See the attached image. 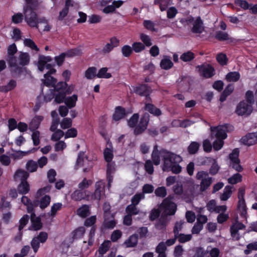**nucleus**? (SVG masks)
<instances>
[{"mask_svg": "<svg viewBox=\"0 0 257 257\" xmlns=\"http://www.w3.org/2000/svg\"><path fill=\"white\" fill-rule=\"evenodd\" d=\"M163 160L162 168L163 171H171L173 173L178 174L181 172L182 168L179 163L182 162V157L174 153L166 150H158L157 146H155L152 153V159L155 165L160 164L161 159Z\"/></svg>", "mask_w": 257, "mask_h": 257, "instance_id": "obj_1", "label": "nucleus"}, {"mask_svg": "<svg viewBox=\"0 0 257 257\" xmlns=\"http://www.w3.org/2000/svg\"><path fill=\"white\" fill-rule=\"evenodd\" d=\"M245 96L246 100L241 101L236 106L235 112L238 115H247L252 111V104L254 102L252 91H247Z\"/></svg>", "mask_w": 257, "mask_h": 257, "instance_id": "obj_2", "label": "nucleus"}, {"mask_svg": "<svg viewBox=\"0 0 257 257\" xmlns=\"http://www.w3.org/2000/svg\"><path fill=\"white\" fill-rule=\"evenodd\" d=\"M30 61L29 55L27 53L21 52L17 59L14 56H11L8 59V63L11 69L16 71L21 67L29 64Z\"/></svg>", "mask_w": 257, "mask_h": 257, "instance_id": "obj_3", "label": "nucleus"}, {"mask_svg": "<svg viewBox=\"0 0 257 257\" xmlns=\"http://www.w3.org/2000/svg\"><path fill=\"white\" fill-rule=\"evenodd\" d=\"M25 19L27 23L31 27H37L39 23L37 14L32 8L31 4L28 3L24 8Z\"/></svg>", "mask_w": 257, "mask_h": 257, "instance_id": "obj_4", "label": "nucleus"}, {"mask_svg": "<svg viewBox=\"0 0 257 257\" xmlns=\"http://www.w3.org/2000/svg\"><path fill=\"white\" fill-rule=\"evenodd\" d=\"M196 179L200 181V190L201 192L207 190L213 182L212 178L209 176V173L207 171H198L196 173Z\"/></svg>", "mask_w": 257, "mask_h": 257, "instance_id": "obj_5", "label": "nucleus"}, {"mask_svg": "<svg viewBox=\"0 0 257 257\" xmlns=\"http://www.w3.org/2000/svg\"><path fill=\"white\" fill-rule=\"evenodd\" d=\"M160 209L162 212V216L166 217L168 215L175 214L177 210V205L171 201L170 198L168 197L164 200L161 204Z\"/></svg>", "mask_w": 257, "mask_h": 257, "instance_id": "obj_6", "label": "nucleus"}, {"mask_svg": "<svg viewBox=\"0 0 257 257\" xmlns=\"http://www.w3.org/2000/svg\"><path fill=\"white\" fill-rule=\"evenodd\" d=\"M233 126L229 124L218 125L216 127H211V138L214 136L216 139L224 140L227 137L226 132L232 130Z\"/></svg>", "mask_w": 257, "mask_h": 257, "instance_id": "obj_7", "label": "nucleus"}, {"mask_svg": "<svg viewBox=\"0 0 257 257\" xmlns=\"http://www.w3.org/2000/svg\"><path fill=\"white\" fill-rule=\"evenodd\" d=\"M104 188L105 183L102 181H99L95 184V189L93 194H89L86 196V200L92 201L97 200L99 201L102 199L104 196Z\"/></svg>", "mask_w": 257, "mask_h": 257, "instance_id": "obj_8", "label": "nucleus"}, {"mask_svg": "<svg viewBox=\"0 0 257 257\" xmlns=\"http://www.w3.org/2000/svg\"><path fill=\"white\" fill-rule=\"evenodd\" d=\"M50 189L51 187L50 186H47L38 190L36 197L37 199H39L42 197L40 200V207L41 208H45L49 205L51 198L49 195L45 194L49 192Z\"/></svg>", "mask_w": 257, "mask_h": 257, "instance_id": "obj_9", "label": "nucleus"}, {"mask_svg": "<svg viewBox=\"0 0 257 257\" xmlns=\"http://www.w3.org/2000/svg\"><path fill=\"white\" fill-rule=\"evenodd\" d=\"M52 60V58L50 56L40 55L37 64L39 70L42 72L44 70L45 68H46L49 70L47 74H48L49 75L54 74L56 71V70L52 68V66L50 64H47V63L51 62Z\"/></svg>", "mask_w": 257, "mask_h": 257, "instance_id": "obj_10", "label": "nucleus"}, {"mask_svg": "<svg viewBox=\"0 0 257 257\" xmlns=\"http://www.w3.org/2000/svg\"><path fill=\"white\" fill-rule=\"evenodd\" d=\"M239 153L238 149H235L229 155L230 160L229 166L238 172H241L243 170V168L240 164V160L238 158Z\"/></svg>", "mask_w": 257, "mask_h": 257, "instance_id": "obj_11", "label": "nucleus"}, {"mask_svg": "<svg viewBox=\"0 0 257 257\" xmlns=\"http://www.w3.org/2000/svg\"><path fill=\"white\" fill-rule=\"evenodd\" d=\"M92 167V163L84 156V153L83 152L79 153L76 161V167L77 168L84 167L83 172H86L88 171Z\"/></svg>", "mask_w": 257, "mask_h": 257, "instance_id": "obj_12", "label": "nucleus"}, {"mask_svg": "<svg viewBox=\"0 0 257 257\" xmlns=\"http://www.w3.org/2000/svg\"><path fill=\"white\" fill-rule=\"evenodd\" d=\"M48 238L47 233L44 232H41L39 234L34 237L31 241V244L34 251L36 253L38 251L40 247V243H44Z\"/></svg>", "mask_w": 257, "mask_h": 257, "instance_id": "obj_13", "label": "nucleus"}, {"mask_svg": "<svg viewBox=\"0 0 257 257\" xmlns=\"http://www.w3.org/2000/svg\"><path fill=\"white\" fill-rule=\"evenodd\" d=\"M245 226L238 221L234 223L230 228L231 236L234 240H238L241 237L239 231L245 229Z\"/></svg>", "mask_w": 257, "mask_h": 257, "instance_id": "obj_14", "label": "nucleus"}, {"mask_svg": "<svg viewBox=\"0 0 257 257\" xmlns=\"http://www.w3.org/2000/svg\"><path fill=\"white\" fill-rule=\"evenodd\" d=\"M199 73L206 78L212 77L214 74V69L210 65H202L197 67Z\"/></svg>", "mask_w": 257, "mask_h": 257, "instance_id": "obj_15", "label": "nucleus"}, {"mask_svg": "<svg viewBox=\"0 0 257 257\" xmlns=\"http://www.w3.org/2000/svg\"><path fill=\"white\" fill-rule=\"evenodd\" d=\"M149 122V114H145L141 119L139 125L135 128L134 133L136 135L140 134L143 132L148 126Z\"/></svg>", "mask_w": 257, "mask_h": 257, "instance_id": "obj_16", "label": "nucleus"}, {"mask_svg": "<svg viewBox=\"0 0 257 257\" xmlns=\"http://www.w3.org/2000/svg\"><path fill=\"white\" fill-rule=\"evenodd\" d=\"M241 141L244 144L248 146L257 143V132L246 135L241 139Z\"/></svg>", "mask_w": 257, "mask_h": 257, "instance_id": "obj_17", "label": "nucleus"}, {"mask_svg": "<svg viewBox=\"0 0 257 257\" xmlns=\"http://www.w3.org/2000/svg\"><path fill=\"white\" fill-rule=\"evenodd\" d=\"M29 173L23 169L17 170L14 175L15 181L19 182H27V179L29 177Z\"/></svg>", "mask_w": 257, "mask_h": 257, "instance_id": "obj_18", "label": "nucleus"}, {"mask_svg": "<svg viewBox=\"0 0 257 257\" xmlns=\"http://www.w3.org/2000/svg\"><path fill=\"white\" fill-rule=\"evenodd\" d=\"M103 155L105 160L107 162H110L113 157V147L112 144L107 142L106 148L103 151Z\"/></svg>", "mask_w": 257, "mask_h": 257, "instance_id": "obj_19", "label": "nucleus"}, {"mask_svg": "<svg viewBox=\"0 0 257 257\" xmlns=\"http://www.w3.org/2000/svg\"><path fill=\"white\" fill-rule=\"evenodd\" d=\"M31 221L32 225L30 228V230H38L41 228L42 225L41 219L40 217L36 216L34 213H32L31 214Z\"/></svg>", "mask_w": 257, "mask_h": 257, "instance_id": "obj_20", "label": "nucleus"}, {"mask_svg": "<svg viewBox=\"0 0 257 257\" xmlns=\"http://www.w3.org/2000/svg\"><path fill=\"white\" fill-rule=\"evenodd\" d=\"M203 29V22L200 18H195L192 24V31L195 33H201Z\"/></svg>", "mask_w": 257, "mask_h": 257, "instance_id": "obj_21", "label": "nucleus"}, {"mask_svg": "<svg viewBox=\"0 0 257 257\" xmlns=\"http://www.w3.org/2000/svg\"><path fill=\"white\" fill-rule=\"evenodd\" d=\"M123 3V2L120 0L114 1L111 5L105 7L103 9V12L105 14H109L113 12L116 8H119Z\"/></svg>", "mask_w": 257, "mask_h": 257, "instance_id": "obj_22", "label": "nucleus"}, {"mask_svg": "<svg viewBox=\"0 0 257 257\" xmlns=\"http://www.w3.org/2000/svg\"><path fill=\"white\" fill-rule=\"evenodd\" d=\"M87 195H88V192L87 191L76 190L71 194V198L75 201H80L82 199L86 200Z\"/></svg>", "mask_w": 257, "mask_h": 257, "instance_id": "obj_23", "label": "nucleus"}, {"mask_svg": "<svg viewBox=\"0 0 257 257\" xmlns=\"http://www.w3.org/2000/svg\"><path fill=\"white\" fill-rule=\"evenodd\" d=\"M43 117L41 115H37L34 117L29 123V129L31 131H36L38 128Z\"/></svg>", "mask_w": 257, "mask_h": 257, "instance_id": "obj_24", "label": "nucleus"}, {"mask_svg": "<svg viewBox=\"0 0 257 257\" xmlns=\"http://www.w3.org/2000/svg\"><path fill=\"white\" fill-rule=\"evenodd\" d=\"M173 66L171 59L168 56H165L160 62V67L164 70H168Z\"/></svg>", "mask_w": 257, "mask_h": 257, "instance_id": "obj_25", "label": "nucleus"}, {"mask_svg": "<svg viewBox=\"0 0 257 257\" xmlns=\"http://www.w3.org/2000/svg\"><path fill=\"white\" fill-rule=\"evenodd\" d=\"M125 110L120 106H118L115 108L114 113L113 115V119L117 121L122 118L125 116Z\"/></svg>", "mask_w": 257, "mask_h": 257, "instance_id": "obj_26", "label": "nucleus"}, {"mask_svg": "<svg viewBox=\"0 0 257 257\" xmlns=\"http://www.w3.org/2000/svg\"><path fill=\"white\" fill-rule=\"evenodd\" d=\"M145 109L155 116H159L162 112L160 109L156 107L151 103H147L145 105Z\"/></svg>", "mask_w": 257, "mask_h": 257, "instance_id": "obj_27", "label": "nucleus"}, {"mask_svg": "<svg viewBox=\"0 0 257 257\" xmlns=\"http://www.w3.org/2000/svg\"><path fill=\"white\" fill-rule=\"evenodd\" d=\"M18 192L20 194H26L30 190V186L28 182H22L18 186Z\"/></svg>", "mask_w": 257, "mask_h": 257, "instance_id": "obj_28", "label": "nucleus"}, {"mask_svg": "<svg viewBox=\"0 0 257 257\" xmlns=\"http://www.w3.org/2000/svg\"><path fill=\"white\" fill-rule=\"evenodd\" d=\"M77 101V95L73 94L71 96L65 98L64 102L68 108H71L75 106L76 102Z\"/></svg>", "mask_w": 257, "mask_h": 257, "instance_id": "obj_29", "label": "nucleus"}, {"mask_svg": "<svg viewBox=\"0 0 257 257\" xmlns=\"http://www.w3.org/2000/svg\"><path fill=\"white\" fill-rule=\"evenodd\" d=\"M112 219H109L108 215H106V214L104 215V221L103 222V226L108 229H112L113 228L116 224V222L115 220L113 219V217L111 216Z\"/></svg>", "mask_w": 257, "mask_h": 257, "instance_id": "obj_30", "label": "nucleus"}, {"mask_svg": "<svg viewBox=\"0 0 257 257\" xmlns=\"http://www.w3.org/2000/svg\"><path fill=\"white\" fill-rule=\"evenodd\" d=\"M77 214L81 217H85L90 214L88 205H83L77 210Z\"/></svg>", "mask_w": 257, "mask_h": 257, "instance_id": "obj_31", "label": "nucleus"}, {"mask_svg": "<svg viewBox=\"0 0 257 257\" xmlns=\"http://www.w3.org/2000/svg\"><path fill=\"white\" fill-rule=\"evenodd\" d=\"M43 83L47 86H54L56 83V80L48 74L44 75V79L42 80Z\"/></svg>", "mask_w": 257, "mask_h": 257, "instance_id": "obj_32", "label": "nucleus"}, {"mask_svg": "<svg viewBox=\"0 0 257 257\" xmlns=\"http://www.w3.org/2000/svg\"><path fill=\"white\" fill-rule=\"evenodd\" d=\"M31 153V151H14L11 154V157L15 160H20L24 156H26Z\"/></svg>", "mask_w": 257, "mask_h": 257, "instance_id": "obj_33", "label": "nucleus"}, {"mask_svg": "<svg viewBox=\"0 0 257 257\" xmlns=\"http://www.w3.org/2000/svg\"><path fill=\"white\" fill-rule=\"evenodd\" d=\"M62 206L63 205L61 203H54L51 206L50 211L48 213V215L51 217H54L57 212L61 209Z\"/></svg>", "mask_w": 257, "mask_h": 257, "instance_id": "obj_34", "label": "nucleus"}, {"mask_svg": "<svg viewBox=\"0 0 257 257\" xmlns=\"http://www.w3.org/2000/svg\"><path fill=\"white\" fill-rule=\"evenodd\" d=\"M232 187L230 186H226L223 190V193L221 195L220 198L222 201H226L231 195Z\"/></svg>", "mask_w": 257, "mask_h": 257, "instance_id": "obj_35", "label": "nucleus"}, {"mask_svg": "<svg viewBox=\"0 0 257 257\" xmlns=\"http://www.w3.org/2000/svg\"><path fill=\"white\" fill-rule=\"evenodd\" d=\"M240 77L239 73L236 71L229 72L226 75V79L228 82H236L239 79Z\"/></svg>", "mask_w": 257, "mask_h": 257, "instance_id": "obj_36", "label": "nucleus"}, {"mask_svg": "<svg viewBox=\"0 0 257 257\" xmlns=\"http://www.w3.org/2000/svg\"><path fill=\"white\" fill-rule=\"evenodd\" d=\"M108 68L106 67H103L100 69L97 73L96 77L99 78H105L108 79L111 77V73L107 72Z\"/></svg>", "mask_w": 257, "mask_h": 257, "instance_id": "obj_37", "label": "nucleus"}, {"mask_svg": "<svg viewBox=\"0 0 257 257\" xmlns=\"http://www.w3.org/2000/svg\"><path fill=\"white\" fill-rule=\"evenodd\" d=\"M97 69L95 67L88 68L85 72V77L87 79H92L96 76Z\"/></svg>", "mask_w": 257, "mask_h": 257, "instance_id": "obj_38", "label": "nucleus"}, {"mask_svg": "<svg viewBox=\"0 0 257 257\" xmlns=\"http://www.w3.org/2000/svg\"><path fill=\"white\" fill-rule=\"evenodd\" d=\"M194 54L191 51H187L183 53L180 56V59L183 62H190L194 59Z\"/></svg>", "mask_w": 257, "mask_h": 257, "instance_id": "obj_39", "label": "nucleus"}, {"mask_svg": "<svg viewBox=\"0 0 257 257\" xmlns=\"http://www.w3.org/2000/svg\"><path fill=\"white\" fill-rule=\"evenodd\" d=\"M38 168L37 163L33 160H29L26 164V169L29 172H36Z\"/></svg>", "mask_w": 257, "mask_h": 257, "instance_id": "obj_40", "label": "nucleus"}, {"mask_svg": "<svg viewBox=\"0 0 257 257\" xmlns=\"http://www.w3.org/2000/svg\"><path fill=\"white\" fill-rule=\"evenodd\" d=\"M134 91L140 95H146L148 93L149 89L146 85H141L135 87Z\"/></svg>", "mask_w": 257, "mask_h": 257, "instance_id": "obj_41", "label": "nucleus"}, {"mask_svg": "<svg viewBox=\"0 0 257 257\" xmlns=\"http://www.w3.org/2000/svg\"><path fill=\"white\" fill-rule=\"evenodd\" d=\"M155 3L156 5H158L161 11L166 10L168 6L170 5L169 0H156Z\"/></svg>", "mask_w": 257, "mask_h": 257, "instance_id": "obj_42", "label": "nucleus"}, {"mask_svg": "<svg viewBox=\"0 0 257 257\" xmlns=\"http://www.w3.org/2000/svg\"><path fill=\"white\" fill-rule=\"evenodd\" d=\"M138 242V237L137 235H132L129 238L124 242L126 247H133Z\"/></svg>", "mask_w": 257, "mask_h": 257, "instance_id": "obj_43", "label": "nucleus"}, {"mask_svg": "<svg viewBox=\"0 0 257 257\" xmlns=\"http://www.w3.org/2000/svg\"><path fill=\"white\" fill-rule=\"evenodd\" d=\"M60 124L62 129L70 128L72 125V120L70 118L65 117L60 121Z\"/></svg>", "mask_w": 257, "mask_h": 257, "instance_id": "obj_44", "label": "nucleus"}, {"mask_svg": "<svg viewBox=\"0 0 257 257\" xmlns=\"http://www.w3.org/2000/svg\"><path fill=\"white\" fill-rule=\"evenodd\" d=\"M242 180V176L239 173H236L228 179V182L231 184H236Z\"/></svg>", "mask_w": 257, "mask_h": 257, "instance_id": "obj_45", "label": "nucleus"}, {"mask_svg": "<svg viewBox=\"0 0 257 257\" xmlns=\"http://www.w3.org/2000/svg\"><path fill=\"white\" fill-rule=\"evenodd\" d=\"M208 257H219L220 251L217 247H213L211 246H208Z\"/></svg>", "mask_w": 257, "mask_h": 257, "instance_id": "obj_46", "label": "nucleus"}, {"mask_svg": "<svg viewBox=\"0 0 257 257\" xmlns=\"http://www.w3.org/2000/svg\"><path fill=\"white\" fill-rule=\"evenodd\" d=\"M200 144L196 142H192L188 147L189 154H194L196 153L199 148Z\"/></svg>", "mask_w": 257, "mask_h": 257, "instance_id": "obj_47", "label": "nucleus"}, {"mask_svg": "<svg viewBox=\"0 0 257 257\" xmlns=\"http://www.w3.org/2000/svg\"><path fill=\"white\" fill-rule=\"evenodd\" d=\"M82 53V51L80 48L72 49L65 53L66 57H72L80 55Z\"/></svg>", "mask_w": 257, "mask_h": 257, "instance_id": "obj_48", "label": "nucleus"}, {"mask_svg": "<svg viewBox=\"0 0 257 257\" xmlns=\"http://www.w3.org/2000/svg\"><path fill=\"white\" fill-rule=\"evenodd\" d=\"M126 212L127 214L130 215L138 214L139 212V209L136 207V205L130 204L128 205L126 208Z\"/></svg>", "mask_w": 257, "mask_h": 257, "instance_id": "obj_49", "label": "nucleus"}, {"mask_svg": "<svg viewBox=\"0 0 257 257\" xmlns=\"http://www.w3.org/2000/svg\"><path fill=\"white\" fill-rule=\"evenodd\" d=\"M92 184V180L84 178L82 181L78 184V187L80 190H82L88 188Z\"/></svg>", "mask_w": 257, "mask_h": 257, "instance_id": "obj_50", "label": "nucleus"}, {"mask_svg": "<svg viewBox=\"0 0 257 257\" xmlns=\"http://www.w3.org/2000/svg\"><path fill=\"white\" fill-rule=\"evenodd\" d=\"M195 257H208V247L206 249H205L203 247H198L196 249L195 254Z\"/></svg>", "mask_w": 257, "mask_h": 257, "instance_id": "obj_51", "label": "nucleus"}, {"mask_svg": "<svg viewBox=\"0 0 257 257\" xmlns=\"http://www.w3.org/2000/svg\"><path fill=\"white\" fill-rule=\"evenodd\" d=\"M111 245V242L110 241L107 240L105 241L103 243L101 244L99 248V252L100 254L102 255L103 254L105 253L106 251L108 250Z\"/></svg>", "mask_w": 257, "mask_h": 257, "instance_id": "obj_52", "label": "nucleus"}, {"mask_svg": "<svg viewBox=\"0 0 257 257\" xmlns=\"http://www.w3.org/2000/svg\"><path fill=\"white\" fill-rule=\"evenodd\" d=\"M257 250V241H254L249 243L246 246V249L244 250V252L245 254H250L252 251Z\"/></svg>", "mask_w": 257, "mask_h": 257, "instance_id": "obj_53", "label": "nucleus"}, {"mask_svg": "<svg viewBox=\"0 0 257 257\" xmlns=\"http://www.w3.org/2000/svg\"><path fill=\"white\" fill-rule=\"evenodd\" d=\"M176 238H178V241L181 243H185L190 240L192 238V235L189 234H185L183 233H180L177 235V236H175Z\"/></svg>", "mask_w": 257, "mask_h": 257, "instance_id": "obj_54", "label": "nucleus"}, {"mask_svg": "<svg viewBox=\"0 0 257 257\" xmlns=\"http://www.w3.org/2000/svg\"><path fill=\"white\" fill-rule=\"evenodd\" d=\"M184 223L183 220H180L176 222L173 230L175 236H177V235L180 234L179 232L182 230Z\"/></svg>", "mask_w": 257, "mask_h": 257, "instance_id": "obj_55", "label": "nucleus"}, {"mask_svg": "<svg viewBox=\"0 0 257 257\" xmlns=\"http://www.w3.org/2000/svg\"><path fill=\"white\" fill-rule=\"evenodd\" d=\"M140 39L143 42V44L147 47H150L152 45V40L148 35L141 34L140 35Z\"/></svg>", "mask_w": 257, "mask_h": 257, "instance_id": "obj_56", "label": "nucleus"}, {"mask_svg": "<svg viewBox=\"0 0 257 257\" xmlns=\"http://www.w3.org/2000/svg\"><path fill=\"white\" fill-rule=\"evenodd\" d=\"M122 55L125 57H129L133 53V48L129 45L123 46L121 49Z\"/></svg>", "mask_w": 257, "mask_h": 257, "instance_id": "obj_57", "label": "nucleus"}, {"mask_svg": "<svg viewBox=\"0 0 257 257\" xmlns=\"http://www.w3.org/2000/svg\"><path fill=\"white\" fill-rule=\"evenodd\" d=\"M133 50L136 53H139L145 49V46L141 42H135L132 45Z\"/></svg>", "mask_w": 257, "mask_h": 257, "instance_id": "obj_58", "label": "nucleus"}, {"mask_svg": "<svg viewBox=\"0 0 257 257\" xmlns=\"http://www.w3.org/2000/svg\"><path fill=\"white\" fill-rule=\"evenodd\" d=\"M166 250L167 247L166 246V243H165L164 242L162 241L156 246L155 251L158 254H166L165 252Z\"/></svg>", "mask_w": 257, "mask_h": 257, "instance_id": "obj_59", "label": "nucleus"}, {"mask_svg": "<svg viewBox=\"0 0 257 257\" xmlns=\"http://www.w3.org/2000/svg\"><path fill=\"white\" fill-rule=\"evenodd\" d=\"M22 202L27 206V210L29 213H31L33 210V207L30 200L26 196H23L21 198Z\"/></svg>", "mask_w": 257, "mask_h": 257, "instance_id": "obj_60", "label": "nucleus"}, {"mask_svg": "<svg viewBox=\"0 0 257 257\" xmlns=\"http://www.w3.org/2000/svg\"><path fill=\"white\" fill-rule=\"evenodd\" d=\"M24 43L26 46L30 48L32 50H34L36 51H38L39 50V48L35 44L34 42L30 39H25L24 41Z\"/></svg>", "mask_w": 257, "mask_h": 257, "instance_id": "obj_61", "label": "nucleus"}, {"mask_svg": "<svg viewBox=\"0 0 257 257\" xmlns=\"http://www.w3.org/2000/svg\"><path fill=\"white\" fill-rule=\"evenodd\" d=\"M194 19V18L189 16L181 19L180 20V22L184 26H189L190 25H192Z\"/></svg>", "mask_w": 257, "mask_h": 257, "instance_id": "obj_62", "label": "nucleus"}, {"mask_svg": "<svg viewBox=\"0 0 257 257\" xmlns=\"http://www.w3.org/2000/svg\"><path fill=\"white\" fill-rule=\"evenodd\" d=\"M210 168L209 169V173L211 175H214L217 173L219 170V166L217 163V161L215 159H214Z\"/></svg>", "mask_w": 257, "mask_h": 257, "instance_id": "obj_63", "label": "nucleus"}, {"mask_svg": "<svg viewBox=\"0 0 257 257\" xmlns=\"http://www.w3.org/2000/svg\"><path fill=\"white\" fill-rule=\"evenodd\" d=\"M32 139L34 146H38L40 144V133L38 131H32Z\"/></svg>", "mask_w": 257, "mask_h": 257, "instance_id": "obj_64", "label": "nucleus"}]
</instances>
